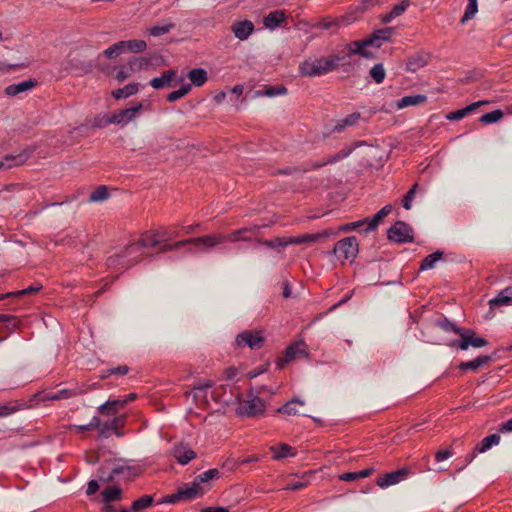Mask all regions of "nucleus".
Segmentation results:
<instances>
[{
  "mask_svg": "<svg viewBox=\"0 0 512 512\" xmlns=\"http://www.w3.org/2000/svg\"><path fill=\"white\" fill-rule=\"evenodd\" d=\"M172 240V235H168V229L161 227L159 229L149 230L144 232L139 240L135 243H131L125 248L124 256H133L132 261L137 262L139 256L142 255V249L144 248H155L161 243Z\"/></svg>",
  "mask_w": 512,
  "mask_h": 512,
  "instance_id": "nucleus-1",
  "label": "nucleus"
},
{
  "mask_svg": "<svg viewBox=\"0 0 512 512\" xmlns=\"http://www.w3.org/2000/svg\"><path fill=\"white\" fill-rule=\"evenodd\" d=\"M343 59L339 55L307 59L299 65V71L305 77L321 76L336 70Z\"/></svg>",
  "mask_w": 512,
  "mask_h": 512,
  "instance_id": "nucleus-2",
  "label": "nucleus"
},
{
  "mask_svg": "<svg viewBox=\"0 0 512 512\" xmlns=\"http://www.w3.org/2000/svg\"><path fill=\"white\" fill-rule=\"evenodd\" d=\"M266 410V403L260 397L248 394L238 402L237 413L242 416L255 417L262 415Z\"/></svg>",
  "mask_w": 512,
  "mask_h": 512,
  "instance_id": "nucleus-3",
  "label": "nucleus"
},
{
  "mask_svg": "<svg viewBox=\"0 0 512 512\" xmlns=\"http://www.w3.org/2000/svg\"><path fill=\"white\" fill-rule=\"evenodd\" d=\"M144 105L142 102L137 103L133 107L119 110L113 113L106 119L107 124H116L125 126L128 123L138 118L140 112L143 110Z\"/></svg>",
  "mask_w": 512,
  "mask_h": 512,
  "instance_id": "nucleus-4",
  "label": "nucleus"
},
{
  "mask_svg": "<svg viewBox=\"0 0 512 512\" xmlns=\"http://www.w3.org/2000/svg\"><path fill=\"white\" fill-rule=\"evenodd\" d=\"M359 249L357 238L354 236L338 241L334 247V253L339 259L353 260Z\"/></svg>",
  "mask_w": 512,
  "mask_h": 512,
  "instance_id": "nucleus-5",
  "label": "nucleus"
},
{
  "mask_svg": "<svg viewBox=\"0 0 512 512\" xmlns=\"http://www.w3.org/2000/svg\"><path fill=\"white\" fill-rule=\"evenodd\" d=\"M186 242L196 246L200 251H208L225 243V237L222 233L209 234L186 239Z\"/></svg>",
  "mask_w": 512,
  "mask_h": 512,
  "instance_id": "nucleus-6",
  "label": "nucleus"
},
{
  "mask_svg": "<svg viewBox=\"0 0 512 512\" xmlns=\"http://www.w3.org/2000/svg\"><path fill=\"white\" fill-rule=\"evenodd\" d=\"M457 334L461 339L456 343L457 347L461 350H467L470 346L474 348H481L487 345V340L479 337L471 329L457 330Z\"/></svg>",
  "mask_w": 512,
  "mask_h": 512,
  "instance_id": "nucleus-7",
  "label": "nucleus"
},
{
  "mask_svg": "<svg viewBox=\"0 0 512 512\" xmlns=\"http://www.w3.org/2000/svg\"><path fill=\"white\" fill-rule=\"evenodd\" d=\"M317 239H318L317 235L303 234V235L295 236V237H285V238L277 237V238H274L271 240H265L263 242V244L270 248H276L279 246L286 247L291 244L298 245V244L307 243V242H314Z\"/></svg>",
  "mask_w": 512,
  "mask_h": 512,
  "instance_id": "nucleus-8",
  "label": "nucleus"
},
{
  "mask_svg": "<svg viewBox=\"0 0 512 512\" xmlns=\"http://www.w3.org/2000/svg\"><path fill=\"white\" fill-rule=\"evenodd\" d=\"M264 340L265 337L260 331H244L236 337L235 343L238 347L258 349L262 347Z\"/></svg>",
  "mask_w": 512,
  "mask_h": 512,
  "instance_id": "nucleus-9",
  "label": "nucleus"
},
{
  "mask_svg": "<svg viewBox=\"0 0 512 512\" xmlns=\"http://www.w3.org/2000/svg\"><path fill=\"white\" fill-rule=\"evenodd\" d=\"M388 238L396 243L411 242L413 230L406 223L398 221L389 229Z\"/></svg>",
  "mask_w": 512,
  "mask_h": 512,
  "instance_id": "nucleus-10",
  "label": "nucleus"
},
{
  "mask_svg": "<svg viewBox=\"0 0 512 512\" xmlns=\"http://www.w3.org/2000/svg\"><path fill=\"white\" fill-rule=\"evenodd\" d=\"M410 474V470L407 468H402L396 471H392L390 473H386L377 478L376 484L384 489L389 486L398 484L399 482L406 479V477Z\"/></svg>",
  "mask_w": 512,
  "mask_h": 512,
  "instance_id": "nucleus-11",
  "label": "nucleus"
},
{
  "mask_svg": "<svg viewBox=\"0 0 512 512\" xmlns=\"http://www.w3.org/2000/svg\"><path fill=\"white\" fill-rule=\"evenodd\" d=\"M171 455L180 465H186L197 457V453L185 443H177L171 450Z\"/></svg>",
  "mask_w": 512,
  "mask_h": 512,
  "instance_id": "nucleus-12",
  "label": "nucleus"
},
{
  "mask_svg": "<svg viewBox=\"0 0 512 512\" xmlns=\"http://www.w3.org/2000/svg\"><path fill=\"white\" fill-rule=\"evenodd\" d=\"M304 406L305 402L303 400L294 397L278 408L277 413L284 414L286 416H308L302 411Z\"/></svg>",
  "mask_w": 512,
  "mask_h": 512,
  "instance_id": "nucleus-13",
  "label": "nucleus"
},
{
  "mask_svg": "<svg viewBox=\"0 0 512 512\" xmlns=\"http://www.w3.org/2000/svg\"><path fill=\"white\" fill-rule=\"evenodd\" d=\"M231 30L237 39L244 41L254 32V24L250 20L235 21L231 26Z\"/></svg>",
  "mask_w": 512,
  "mask_h": 512,
  "instance_id": "nucleus-14",
  "label": "nucleus"
},
{
  "mask_svg": "<svg viewBox=\"0 0 512 512\" xmlns=\"http://www.w3.org/2000/svg\"><path fill=\"white\" fill-rule=\"evenodd\" d=\"M183 500H193L198 497L203 496L208 488L203 487V485L195 479L192 483L188 484L186 487L179 488Z\"/></svg>",
  "mask_w": 512,
  "mask_h": 512,
  "instance_id": "nucleus-15",
  "label": "nucleus"
},
{
  "mask_svg": "<svg viewBox=\"0 0 512 512\" xmlns=\"http://www.w3.org/2000/svg\"><path fill=\"white\" fill-rule=\"evenodd\" d=\"M36 81L32 79H28L19 83L8 85L5 88V95L13 97L16 95H19L21 93H24L26 91H29L33 89L36 86Z\"/></svg>",
  "mask_w": 512,
  "mask_h": 512,
  "instance_id": "nucleus-16",
  "label": "nucleus"
},
{
  "mask_svg": "<svg viewBox=\"0 0 512 512\" xmlns=\"http://www.w3.org/2000/svg\"><path fill=\"white\" fill-rule=\"evenodd\" d=\"M489 103L490 102L488 100H480V101L474 102L462 109L448 113L446 115V118L451 121L460 120V119L464 118L466 115H468L470 112L476 110L478 107H480L482 105H487Z\"/></svg>",
  "mask_w": 512,
  "mask_h": 512,
  "instance_id": "nucleus-17",
  "label": "nucleus"
},
{
  "mask_svg": "<svg viewBox=\"0 0 512 512\" xmlns=\"http://www.w3.org/2000/svg\"><path fill=\"white\" fill-rule=\"evenodd\" d=\"M175 76H176L175 70H167L160 77L153 78L150 81V85L154 89H162L165 87H172L173 86L172 82H173Z\"/></svg>",
  "mask_w": 512,
  "mask_h": 512,
  "instance_id": "nucleus-18",
  "label": "nucleus"
},
{
  "mask_svg": "<svg viewBox=\"0 0 512 512\" xmlns=\"http://www.w3.org/2000/svg\"><path fill=\"white\" fill-rule=\"evenodd\" d=\"M360 118L361 114L359 112H354L350 115H347L346 117L336 121L332 131L336 133H341L347 127L356 125Z\"/></svg>",
  "mask_w": 512,
  "mask_h": 512,
  "instance_id": "nucleus-19",
  "label": "nucleus"
},
{
  "mask_svg": "<svg viewBox=\"0 0 512 512\" xmlns=\"http://www.w3.org/2000/svg\"><path fill=\"white\" fill-rule=\"evenodd\" d=\"M393 32V28L380 29L373 33L369 38L366 39V44L373 45L379 48L383 41L390 39Z\"/></svg>",
  "mask_w": 512,
  "mask_h": 512,
  "instance_id": "nucleus-20",
  "label": "nucleus"
},
{
  "mask_svg": "<svg viewBox=\"0 0 512 512\" xmlns=\"http://www.w3.org/2000/svg\"><path fill=\"white\" fill-rule=\"evenodd\" d=\"M306 356H307V352L305 349V343L303 341H300V342H297V343L287 347L284 361L289 362L298 357H306Z\"/></svg>",
  "mask_w": 512,
  "mask_h": 512,
  "instance_id": "nucleus-21",
  "label": "nucleus"
},
{
  "mask_svg": "<svg viewBox=\"0 0 512 512\" xmlns=\"http://www.w3.org/2000/svg\"><path fill=\"white\" fill-rule=\"evenodd\" d=\"M258 229L257 226L253 228H241L231 232L230 234H224L225 242H239V241H251V237L247 234L251 232H256Z\"/></svg>",
  "mask_w": 512,
  "mask_h": 512,
  "instance_id": "nucleus-22",
  "label": "nucleus"
},
{
  "mask_svg": "<svg viewBox=\"0 0 512 512\" xmlns=\"http://www.w3.org/2000/svg\"><path fill=\"white\" fill-rule=\"evenodd\" d=\"M352 152L351 149H343V150H340L339 152H337L336 154L332 155V156H329L321 161H316L314 162L312 165H311V168L312 169H318V168H322L328 164H334L346 157H348L350 155V153Z\"/></svg>",
  "mask_w": 512,
  "mask_h": 512,
  "instance_id": "nucleus-23",
  "label": "nucleus"
},
{
  "mask_svg": "<svg viewBox=\"0 0 512 512\" xmlns=\"http://www.w3.org/2000/svg\"><path fill=\"white\" fill-rule=\"evenodd\" d=\"M125 407V401L122 398L109 400L98 407V412L102 415H113L119 409Z\"/></svg>",
  "mask_w": 512,
  "mask_h": 512,
  "instance_id": "nucleus-24",
  "label": "nucleus"
},
{
  "mask_svg": "<svg viewBox=\"0 0 512 512\" xmlns=\"http://www.w3.org/2000/svg\"><path fill=\"white\" fill-rule=\"evenodd\" d=\"M285 20H286V15H285L284 11L276 10V11L270 12L263 19V24L266 28L275 29L281 23H283Z\"/></svg>",
  "mask_w": 512,
  "mask_h": 512,
  "instance_id": "nucleus-25",
  "label": "nucleus"
},
{
  "mask_svg": "<svg viewBox=\"0 0 512 512\" xmlns=\"http://www.w3.org/2000/svg\"><path fill=\"white\" fill-rule=\"evenodd\" d=\"M427 100L425 95L417 94V95H408L404 96L400 100L397 101L396 107L397 109H403L408 106H415L424 103Z\"/></svg>",
  "mask_w": 512,
  "mask_h": 512,
  "instance_id": "nucleus-26",
  "label": "nucleus"
},
{
  "mask_svg": "<svg viewBox=\"0 0 512 512\" xmlns=\"http://www.w3.org/2000/svg\"><path fill=\"white\" fill-rule=\"evenodd\" d=\"M490 360H491L490 356H487V355L479 356L471 361L461 362L459 364V369L462 371H467V370L476 371L480 367L486 365Z\"/></svg>",
  "mask_w": 512,
  "mask_h": 512,
  "instance_id": "nucleus-27",
  "label": "nucleus"
},
{
  "mask_svg": "<svg viewBox=\"0 0 512 512\" xmlns=\"http://www.w3.org/2000/svg\"><path fill=\"white\" fill-rule=\"evenodd\" d=\"M188 78L191 81V84L196 87H201L208 80V74L206 70L202 68H194L189 71Z\"/></svg>",
  "mask_w": 512,
  "mask_h": 512,
  "instance_id": "nucleus-28",
  "label": "nucleus"
},
{
  "mask_svg": "<svg viewBox=\"0 0 512 512\" xmlns=\"http://www.w3.org/2000/svg\"><path fill=\"white\" fill-rule=\"evenodd\" d=\"M428 58L424 54H416L411 56L407 63H406V69L411 72H416L417 70L423 68L427 65Z\"/></svg>",
  "mask_w": 512,
  "mask_h": 512,
  "instance_id": "nucleus-29",
  "label": "nucleus"
},
{
  "mask_svg": "<svg viewBox=\"0 0 512 512\" xmlns=\"http://www.w3.org/2000/svg\"><path fill=\"white\" fill-rule=\"evenodd\" d=\"M500 435L498 434H491L487 437H485L476 447L475 451L478 453H484L488 451L492 446L499 444L500 442Z\"/></svg>",
  "mask_w": 512,
  "mask_h": 512,
  "instance_id": "nucleus-30",
  "label": "nucleus"
},
{
  "mask_svg": "<svg viewBox=\"0 0 512 512\" xmlns=\"http://www.w3.org/2000/svg\"><path fill=\"white\" fill-rule=\"evenodd\" d=\"M270 450L273 453V459L275 460L295 455V453L293 452V448L285 443H282L279 446H272Z\"/></svg>",
  "mask_w": 512,
  "mask_h": 512,
  "instance_id": "nucleus-31",
  "label": "nucleus"
},
{
  "mask_svg": "<svg viewBox=\"0 0 512 512\" xmlns=\"http://www.w3.org/2000/svg\"><path fill=\"white\" fill-rule=\"evenodd\" d=\"M138 92V84L129 83L123 88H119L112 92V95L115 99H122L132 96Z\"/></svg>",
  "mask_w": 512,
  "mask_h": 512,
  "instance_id": "nucleus-32",
  "label": "nucleus"
},
{
  "mask_svg": "<svg viewBox=\"0 0 512 512\" xmlns=\"http://www.w3.org/2000/svg\"><path fill=\"white\" fill-rule=\"evenodd\" d=\"M391 211H392V206L391 205H386L382 209H380L374 215V217L370 221H368V227H367L366 230L370 231V230L375 229L379 225V223L382 221V219L384 217H386Z\"/></svg>",
  "mask_w": 512,
  "mask_h": 512,
  "instance_id": "nucleus-33",
  "label": "nucleus"
},
{
  "mask_svg": "<svg viewBox=\"0 0 512 512\" xmlns=\"http://www.w3.org/2000/svg\"><path fill=\"white\" fill-rule=\"evenodd\" d=\"M24 163V158L21 155L13 156L7 155L0 159V170L10 169Z\"/></svg>",
  "mask_w": 512,
  "mask_h": 512,
  "instance_id": "nucleus-34",
  "label": "nucleus"
},
{
  "mask_svg": "<svg viewBox=\"0 0 512 512\" xmlns=\"http://www.w3.org/2000/svg\"><path fill=\"white\" fill-rule=\"evenodd\" d=\"M502 306H512L509 297H507L504 289L501 290L495 298L489 300V307L491 310H494Z\"/></svg>",
  "mask_w": 512,
  "mask_h": 512,
  "instance_id": "nucleus-35",
  "label": "nucleus"
},
{
  "mask_svg": "<svg viewBox=\"0 0 512 512\" xmlns=\"http://www.w3.org/2000/svg\"><path fill=\"white\" fill-rule=\"evenodd\" d=\"M153 501L154 499L151 495H143L132 503L131 511L138 512L147 509L152 505Z\"/></svg>",
  "mask_w": 512,
  "mask_h": 512,
  "instance_id": "nucleus-36",
  "label": "nucleus"
},
{
  "mask_svg": "<svg viewBox=\"0 0 512 512\" xmlns=\"http://www.w3.org/2000/svg\"><path fill=\"white\" fill-rule=\"evenodd\" d=\"M367 46H370V44H366V39L362 42L360 41H354L348 45L349 53L350 54H360L363 57H371L372 55L365 50Z\"/></svg>",
  "mask_w": 512,
  "mask_h": 512,
  "instance_id": "nucleus-37",
  "label": "nucleus"
},
{
  "mask_svg": "<svg viewBox=\"0 0 512 512\" xmlns=\"http://www.w3.org/2000/svg\"><path fill=\"white\" fill-rule=\"evenodd\" d=\"M122 490L116 486H109L102 492L103 501L106 503L118 500L121 498Z\"/></svg>",
  "mask_w": 512,
  "mask_h": 512,
  "instance_id": "nucleus-38",
  "label": "nucleus"
},
{
  "mask_svg": "<svg viewBox=\"0 0 512 512\" xmlns=\"http://www.w3.org/2000/svg\"><path fill=\"white\" fill-rule=\"evenodd\" d=\"M442 256L443 254L440 251H436L432 254H429L422 260L420 269L427 270L434 268L436 263L442 258Z\"/></svg>",
  "mask_w": 512,
  "mask_h": 512,
  "instance_id": "nucleus-39",
  "label": "nucleus"
},
{
  "mask_svg": "<svg viewBox=\"0 0 512 512\" xmlns=\"http://www.w3.org/2000/svg\"><path fill=\"white\" fill-rule=\"evenodd\" d=\"M122 43L124 45L125 52L131 51L138 53L144 51L147 47L146 42L143 40H127L122 41Z\"/></svg>",
  "mask_w": 512,
  "mask_h": 512,
  "instance_id": "nucleus-40",
  "label": "nucleus"
},
{
  "mask_svg": "<svg viewBox=\"0 0 512 512\" xmlns=\"http://www.w3.org/2000/svg\"><path fill=\"white\" fill-rule=\"evenodd\" d=\"M369 74H370L371 78L374 80L375 83L381 84L384 81V79H385L386 71L384 69L383 64L378 63V64H375L370 69Z\"/></svg>",
  "mask_w": 512,
  "mask_h": 512,
  "instance_id": "nucleus-41",
  "label": "nucleus"
},
{
  "mask_svg": "<svg viewBox=\"0 0 512 512\" xmlns=\"http://www.w3.org/2000/svg\"><path fill=\"white\" fill-rule=\"evenodd\" d=\"M191 84H183L178 90L172 91L167 95V101L175 102L186 96L191 90Z\"/></svg>",
  "mask_w": 512,
  "mask_h": 512,
  "instance_id": "nucleus-42",
  "label": "nucleus"
},
{
  "mask_svg": "<svg viewBox=\"0 0 512 512\" xmlns=\"http://www.w3.org/2000/svg\"><path fill=\"white\" fill-rule=\"evenodd\" d=\"M109 192L106 186H98L89 196L90 202H100L108 199Z\"/></svg>",
  "mask_w": 512,
  "mask_h": 512,
  "instance_id": "nucleus-43",
  "label": "nucleus"
},
{
  "mask_svg": "<svg viewBox=\"0 0 512 512\" xmlns=\"http://www.w3.org/2000/svg\"><path fill=\"white\" fill-rule=\"evenodd\" d=\"M173 27H174L173 23H167L164 25H154L147 30V33L151 36L159 37L161 35H164V34L170 32V30Z\"/></svg>",
  "mask_w": 512,
  "mask_h": 512,
  "instance_id": "nucleus-44",
  "label": "nucleus"
},
{
  "mask_svg": "<svg viewBox=\"0 0 512 512\" xmlns=\"http://www.w3.org/2000/svg\"><path fill=\"white\" fill-rule=\"evenodd\" d=\"M124 52H125L124 45H123L122 41H119V42L111 45L110 47H108L104 51V55L107 58L113 59V58L118 57L120 54H122Z\"/></svg>",
  "mask_w": 512,
  "mask_h": 512,
  "instance_id": "nucleus-45",
  "label": "nucleus"
},
{
  "mask_svg": "<svg viewBox=\"0 0 512 512\" xmlns=\"http://www.w3.org/2000/svg\"><path fill=\"white\" fill-rule=\"evenodd\" d=\"M503 112L499 109L494 110L492 112L486 113L480 117V122L484 124H492L496 123L503 117Z\"/></svg>",
  "mask_w": 512,
  "mask_h": 512,
  "instance_id": "nucleus-46",
  "label": "nucleus"
},
{
  "mask_svg": "<svg viewBox=\"0 0 512 512\" xmlns=\"http://www.w3.org/2000/svg\"><path fill=\"white\" fill-rule=\"evenodd\" d=\"M478 11L477 0H468V5L466 7L465 13L461 18V23H465L468 20L472 19Z\"/></svg>",
  "mask_w": 512,
  "mask_h": 512,
  "instance_id": "nucleus-47",
  "label": "nucleus"
},
{
  "mask_svg": "<svg viewBox=\"0 0 512 512\" xmlns=\"http://www.w3.org/2000/svg\"><path fill=\"white\" fill-rule=\"evenodd\" d=\"M287 93V89L284 86H270L264 92H257V95H263L267 97H274L278 95H285Z\"/></svg>",
  "mask_w": 512,
  "mask_h": 512,
  "instance_id": "nucleus-48",
  "label": "nucleus"
},
{
  "mask_svg": "<svg viewBox=\"0 0 512 512\" xmlns=\"http://www.w3.org/2000/svg\"><path fill=\"white\" fill-rule=\"evenodd\" d=\"M218 477H219V470L216 468H213V469H209V470L203 472L196 479L202 485L205 482H207L211 479H214V478H218Z\"/></svg>",
  "mask_w": 512,
  "mask_h": 512,
  "instance_id": "nucleus-49",
  "label": "nucleus"
},
{
  "mask_svg": "<svg viewBox=\"0 0 512 512\" xmlns=\"http://www.w3.org/2000/svg\"><path fill=\"white\" fill-rule=\"evenodd\" d=\"M126 418L124 415L118 416L112 419V421L109 423V427L112 431L115 432L117 436H120L121 433L118 432L119 429L123 428L125 425Z\"/></svg>",
  "mask_w": 512,
  "mask_h": 512,
  "instance_id": "nucleus-50",
  "label": "nucleus"
},
{
  "mask_svg": "<svg viewBox=\"0 0 512 512\" xmlns=\"http://www.w3.org/2000/svg\"><path fill=\"white\" fill-rule=\"evenodd\" d=\"M418 188V184L415 183L411 189L406 193V195L404 196V199H403V207L406 209V210H409L411 209L412 207V201L415 197V194H416V190Z\"/></svg>",
  "mask_w": 512,
  "mask_h": 512,
  "instance_id": "nucleus-51",
  "label": "nucleus"
},
{
  "mask_svg": "<svg viewBox=\"0 0 512 512\" xmlns=\"http://www.w3.org/2000/svg\"><path fill=\"white\" fill-rule=\"evenodd\" d=\"M75 395L72 391L68 389H61L55 393H50L47 395L48 400H61V399H67L71 396Z\"/></svg>",
  "mask_w": 512,
  "mask_h": 512,
  "instance_id": "nucleus-52",
  "label": "nucleus"
},
{
  "mask_svg": "<svg viewBox=\"0 0 512 512\" xmlns=\"http://www.w3.org/2000/svg\"><path fill=\"white\" fill-rule=\"evenodd\" d=\"M185 245H188V242H186V239L185 240H181V241H177V242L172 243V244L164 243L163 245L160 246L159 252L160 253H166V252H169V251L177 250L180 247H183Z\"/></svg>",
  "mask_w": 512,
  "mask_h": 512,
  "instance_id": "nucleus-53",
  "label": "nucleus"
},
{
  "mask_svg": "<svg viewBox=\"0 0 512 512\" xmlns=\"http://www.w3.org/2000/svg\"><path fill=\"white\" fill-rule=\"evenodd\" d=\"M41 288H42L41 285H31L28 288H25V289H22V290H19V291L9 292V293H7V296H16V297H18V296H22V295H26V294L36 293Z\"/></svg>",
  "mask_w": 512,
  "mask_h": 512,
  "instance_id": "nucleus-54",
  "label": "nucleus"
},
{
  "mask_svg": "<svg viewBox=\"0 0 512 512\" xmlns=\"http://www.w3.org/2000/svg\"><path fill=\"white\" fill-rule=\"evenodd\" d=\"M435 325L444 331H454L455 333H457V330H461L460 328L456 327L455 324L451 323L447 319H439L436 321Z\"/></svg>",
  "mask_w": 512,
  "mask_h": 512,
  "instance_id": "nucleus-55",
  "label": "nucleus"
},
{
  "mask_svg": "<svg viewBox=\"0 0 512 512\" xmlns=\"http://www.w3.org/2000/svg\"><path fill=\"white\" fill-rule=\"evenodd\" d=\"M410 6V0H402L400 3L396 4L391 12L393 13V15L395 17H398L400 15H402L406 10L407 8Z\"/></svg>",
  "mask_w": 512,
  "mask_h": 512,
  "instance_id": "nucleus-56",
  "label": "nucleus"
},
{
  "mask_svg": "<svg viewBox=\"0 0 512 512\" xmlns=\"http://www.w3.org/2000/svg\"><path fill=\"white\" fill-rule=\"evenodd\" d=\"M145 65H147L146 59L135 58L129 61L128 68L130 69V71L135 72L141 70Z\"/></svg>",
  "mask_w": 512,
  "mask_h": 512,
  "instance_id": "nucleus-57",
  "label": "nucleus"
},
{
  "mask_svg": "<svg viewBox=\"0 0 512 512\" xmlns=\"http://www.w3.org/2000/svg\"><path fill=\"white\" fill-rule=\"evenodd\" d=\"M182 500H183V498H182L180 489H178V491L176 493H173V494L165 496L160 501V503L174 504V503H177V502L182 501Z\"/></svg>",
  "mask_w": 512,
  "mask_h": 512,
  "instance_id": "nucleus-58",
  "label": "nucleus"
},
{
  "mask_svg": "<svg viewBox=\"0 0 512 512\" xmlns=\"http://www.w3.org/2000/svg\"><path fill=\"white\" fill-rule=\"evenodd\" d=\"M366 223H368V219L359 220V221H356V222H351V223L344 224L339 229L341 231H350V230L357 229V228L363 226Z\"/></svg>",
  "mask_w": 512,
  "mask_h": 512,
  "instance_id": "nucleus-59",
  "label": "nucleus"
},
{
  "mask_svg": "<svg viewBox=\"0 0 512 512\" xmlns=\"http://www.w3.org/2000/svg\"><path fill=\"white\" fill-rule=\"evenodd\" d=\"M8 322L12 324L13 329L19 326L20 321L16 316L0 314V323Z\"/></svg>",
  "mask_w": 512,
  "mask_h": 512,
  "instance_id": "nucleus-60",
  "label": "nucleus"
},
{
  "mask_svg": "<svg viewBox=\"0 0 512 512\" xmlns=\"http://www.w3.org/2000/svg\"><path fill=\"white\" fill-rule=\"evenodd\" d=\"M307 485H308V481H304V480L292 481L286 485L285 489L295 491V490H300V489L306 487Z\"/></svg>",
  "mask_w": 512,
  "mask_h": 512,
  "instance_id": "nucleus-61",
  "label": "nucleus"
},
{
  "mask_svg": "<svg viewBox=\"0 0 512 512\" xmlns=\"http://www.w3.org/2000/svg\"><path fill=\"white\" fill-rule=\"evenodd\" d=\"M214 385V382L211 380H204L199 381L194 387L193 390L195 391V397L197 396L198 391H203L208 388H211Z\"/></svg>",
  "mask_w": 512,
  "mask_h": 512,
  "instance_id": "nucleus-62",
  "label": "nucleus"
},
{
  "mask_svg": "<svg viewBox=\"0 0 512 512\" xmlns=\"http://www.w3.org/2000/svg\"><path fill=\"white\" fill-rule=\"evenodd\" d=\"M100 425V419L98 417H93L89 424L87 425H81V426H75L79 431L84 430H90L96 427H99Z\"/></svg>",
  "mask_w": 512,
  "mask_h": 512,
  "instance_id": "nucleus-63",
  "label": "nucleus"
},
{
  "mask_svg": "<svg viewBox=\"0 0 512 512\" xmlns=\"http://www.w3.org/2000/svg\"><path fill=\"white\" fill-rule=\"evenodd\" d=\"M132 71H130L129 68H126V67H123L121 68L117 74H116V79L119 81V82H123L125 79H127L130 75H131Z\"/></svg>",
  "mask_w": 512,
  "mask_h": 512,
  "instance_id": "nucleus-64",
  "label": "nucleus"
}]
</instances>
